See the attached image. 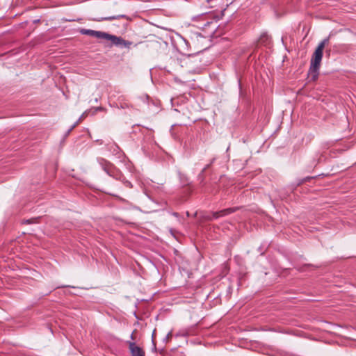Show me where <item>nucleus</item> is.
Instances as JSON below:
<instances>
[{
  "mask_svg": "<svg viewBox=\"0 0 356 356\" xmlns=\"http://www.w3.org/2000/svg\"><path fill=\"white\" fill-rule=\"evenodd\" d=\"M238 209V207L227 208L219 211H215L212 213V218L218 219L220 217L228 216Z\"/></svg>",
  "mask_w": 356,
  "mask_h": 356,
  "instance_id": "20e7f679",
  "label": "nucleus"
},
{
  "mask_svg": "<svg viewBox=\"0 0 356 356\" xmlns=\"http://www.w3.org/2000/svg\"><path fill=\"white\" fill-rule=\"evenodd\" d=\"M78 124V122L74 123L72 127L71 128L67 131V134H69L70 133V131L76 126V124Z\"/></svg>",
  "mask_w": 356,
  "mask_h": 356,
  "instance_id": "9d476101",
  "label": "nucleus"
},
{
  "mask_svg": "<svg viewBox=\"0 0 356 356\" xmlns=\"http://www.w3.org/2000/svg\"><path fill=\"white\" fill-rule=\"evenodd\" d=\"M329 42V38L323 40L317 46L315 51L314 52L309 67V73L312 75L313 79H317L321 63L323 58V49Z\"/></svg>",
  "mask_w": 356,
  "mask_h": 356,
  "instance_id": "f257e3e1",
  "label": "nucleus"
},
{
  "mask_svg": "<svg viewBox=\"0 0 356 356\" xmlns=\"http://www.w3.org/2000/svg\"><path fill=\"white\" fill-rule=\"evenodd\" d=\"M90 112H91V111H88V112H86V113L88 114V113H90Z\"/></svg>",
  "mask_w": 356,
  "mask_h": 356,
  "instance_id": "ddd939ff",
  "label": "nucleus"
},
{
  "mask_svg": "<svg viewBox=\"0 0 356 356\" xmlns=\"http://www.w3.org/2000/svg\"><path fill=\"white\" fill-rule=\"evenodd\" d=\"M209 165H207L204 168L203 170H202L201 173L200 174L199 177H202L203 176V174L204 172H205V170L209 167Z\"/></svg>",
  "mask_w": 356,
  "mask_h": 356,
  "instance_id": "1a4fd4ad",
  "label": "nucleus"
},
{
  "mask_svg": "<svg viewBox=\"0 0 356 356\" xmlns=\"http://www.w3.org/2000/svg\"><path fill=\"white\" fill-rule=\"evenodd\" d=\"M40 21V19H35L33 20V23H38Z\"/></svg>",
  "mask_w": 356,
  "mask_h": 356,
  "instance_id": "9b49d317",
  "label": "nucleus"
},
{
  "mask_svg": "<svg viewBox=\"0 0 356 356\" xmlns=\"http://www.w3.org/2000/svg\"><path fill=\"white\" fill-rule=\"evenodd\" d=\"M97 161H98L99 164L102 166L103 170L107 174L109 175L111 171V170H112L113 165L110 162H108V161L105 160L103 158L97 159Z\"/></svg>",
  "mask_w": 356,
  "mask_h": 356,
  "instance_id": "423d86ee",
  "label": "nucleus"
},
{
  "mask_svg": "<svg viewBox=\"0 0 356 356\" xmlns=\"http://www.w3.org/2000/svg\"><path fill=\"white\" fill-rule=\"evenodd\" d=\"M129 349L132 356H145V353L143 349L137 346L135 343H129Z\"/></svg>",
  "mask_w": 356,
  "mask_h": 356,
  "instance_id": "39448f33",
  "label": "nucleus"
},
{
  "mask_svg": "<svg viewBox=\"0 0 356 356\" xmlns=\"http://www.w3.org/2000/svg\"><path fill=\"white\" fill-rule=\"evenodd\" d=\"M79 33L82 35H87L99 39H104L106 33L91 29H81Z\"/></svg>",
  "mask_w": 356,
  "mask_h": 356,
  "instance_id": "7ed1b4c3",
  "label": "nucleus"
},
{
  "mask_svg": "<svg viewBox=\"0 0 356 356\" xmlns=\"http://www.w3.org/2000/svg\"><path fill=\"white\" fill-rule=\"evenodd\" d=\"M124 17V15H120V16H117V17L116 16L105 17H102L101 19H96V21H98V22L103 21V20L111 21V20H114V19H118L120 17Z\"/></svg>",
  "mask_w": 356,
  "mask_h": 356,
  "instance_id": "0eeeda50",
  "label": "nucleus"
},
{
  "mask_svg": "<svg viewBox=\"0 0 356 356\" xmlns=\"http://www.w3.org/2000/svg\"><path fill=\"white\" fill-rule=\"evenodd\" d=\"M105 111V108L104 107L98 106V107H96L94 108V111H92V115H95V113L97 111Z\"/></svg>",
  "mask_w": 356,
  "mask_h": 356,
  "instance_id": "6e6552de",
  "label": "nucleus"
},
{
  "mask_svg": "<svg viewBox=\"0 0 356 356\" xmlns=\"http://www.w3.org/2000/svg\"><path fill=\"white\" fill-rule=\"evenodd\" d=\"M104 40H110L112 43L116 46L124 47L126 48H130L132 42L128 40H124L121 37H118L114 35H111L106 33Z\"/></svg>",
  "mask_w": 356,
  "mask_h": 356,
  "instance_id": "f03ea898",
  "label": "nucleus"
},
{
  "mask_svg": "<svg viewBox=\"0 0 356 356\" xmlns=\"http://www.w3.org/2000/svg\"><path fill=\"white\" fill-rule=\"evenodd\" d=\"M208 3H211L213 0H207Z\"/></svg>",
  "mask_w": 356,
  "mask_h": 356,
  "instance_id": "f8f14e48",
  "label": "nucleus"
}]
</instances>
